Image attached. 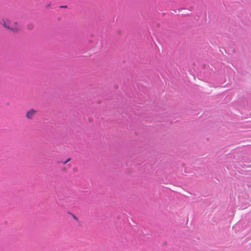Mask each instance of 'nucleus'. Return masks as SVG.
<instances>
[{
	"label": "nucleus",
	"mask_w": 251,
	"mask_h": 251,
	"mask_svg": "<svg viewBox=\"0 0 251 251\" xmlns=\"http://www.w3.org/2000/svg\"><path fill=\"white\" fill-rule=\"evenodd\" d=\"M0 24L5 28L13 33H18L21 30V26L17 22H12L9 19H2Z\"/></svg>",
	"instance_id": "1"
},
{
	"label": "nucleus",
	"mask_w": 251,
	"mask_h": 251,
	"mask_svg": "<svg viewBox=\"0 0 251 251\" xmlns=\"http://www.w3.org/2000/svg\"><path fill=\"white\" fill-rule=\"evenodd\" d=\"M37 113V111L34 109H31L26 113L25 117L28 120H32Z\"/></svg>",
	"instance_id": "2"
},
{
	"label": "nucleus",
	"mask_w": 251,
	"mask_h": 251,
	"mask_svg": "<svg viewBox=\"0 0 251 251\" xmlns=\"http://www.w3.org/2000/svg\"><path fill=\"white\" fill-rule=\"evenodd\" d=\"M71 160V158H68L67 160L65 161L62 162V163L65 165L67 164L68 162H69Z\"/></svg>",
	"instance_id": "3"
},
{
	"label": "nucleus",
	"mask_w": 251,
	"mask_h": 251,
	"mask_svg": "<svg viewBox=\"0 0 251 251\" xmlns=\"http://www.w3.org/2000/svg\"><path fill=\"white\" fill-rule=\"evenodd\" d=\"M27 28L29 29H32L33 28V25H32V24H29L27 25Z\"/></svg>",
	"instance_id": "4"
},
{
	"label": "nucleus",
	"mask_w": 251,
	"mask_h": 251,
	"mask_svg": "<svg viewBox=\"0 0 251 251\" xmlns=\"http://www.w3.org/2000/svg\"><path fill=\"white\" fill-rule=\"evenodd\" d=\"M73 218H74L75 220H77V217H76L74 215H73Z\"/></svg>",
	"instance_id": "5"
},
{
	"label": "nucleus",
	"mask_w": 251,
	"mask_h": 251,
	"mask_svg": "<svg viewBox=\"0 0 251 251\" xmlns=\"http://www.w3.org/2000/svg\"><path fill=\"white\" fill-rule=\"evenodd\" d=\"M62 7L66 8V7H67V6H62Z\"/></svg>",
	"instance_id": "6"
}]
</instances>
